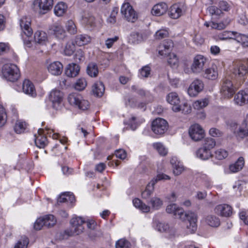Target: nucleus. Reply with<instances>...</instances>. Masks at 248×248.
Listing matches in <instances>:
<instances>
[{
  "instance_id": "1",
  "label": "nucleus",
  "mask_w": 248,
  "mask_h": 248,
  "mask_svg": "<svg viewBox=\"0 0 248 248\" xmlns=\"http://www.w3.org/2000/svg\"><path fill=\"white\" fill-rule=\"evenodd\" d=\"M70 223L72 229H67L63 232L62 234L63 239H66L75 234L78 235L81 233L84 230L82 225L85 223V221L81 217H73L71 219Z\"/></svg>"
},
{
  "instance_id": "2",
  "label": "nucleus",
  "mask_w": 248,
  "mask_h": 248,
  "mask_svg": "<svg viewBox=\"0 0 248 248\" xmlns=\"http://www.w3.org/2000/svg\"><path fill=\"white\" fill-rule=\"evenodd\" d=\"M3 77L8 81L15 82L20 77L19 70L17 66L14 64H6L2 68Z\"/></svg>"
},
{
  "instance_id": "3",
  "label": "nucleus",
  "mask_w": 248,
  "mask_h": 248,
  "mask_svg": "<svg viewBox=\"0 0 248 248\" xmlns=\"http://www.w3.org/2000/svg\"><path fill=\"white\" fill-rule=\"evenodd\" d=\"M67 100L71 105L82 110H87L89 107V102L78 93L70 94Z\"/></svg>"
},
{
  "instance_id": "4",
  "label": "nucleus",
  "mask_w": 248,
  "mask_h": 248,
  "mask_svg": "<svg viewBox=\"0 0 248 248\" xmlns=\"http://www.w3.org/2000/svg\"><path fill=\"white\" fill-rule=\"evenodd\" d=\"M179 218L183 221H188L189 225H187V228L190 233H194L196 231L197 226V216L195 213L190 211L185 212L183 210V212L181 214Z\"/></svg>"
},
{
  "instance_id": "5",
  "label": "nucleus",
  "mask_w": 248,
  "mask_h": 248,
  "mask_svg": "<svg viewBox=\"0 0 248 248\" xmlns=\"http://www.w3.org/2000/svg\"><path fill=\"white\" fill-rule=\"evenodd\" d=\"M170 179L169 176L164 173L158 174L155 178H154L147 185L145 190L141 193L143 199H147L152 194L154 190L155 185L158 181L162 180Z\"/></svg>"
},
{
  "instance_id": "6",
  "label": "nucleus",
  "mask_w": 248,
  "mask_h": 248,
  "mask_svg": "<svg viewBox=\"0 0 248 248\" xmlns=\"http://www.w3.org/2000/svg\"><path fill=\"white\" fill-rule=\"evenodd\" d=\"M247 74V62L245 61H238L234 62V67L232 69V78H241Z\"/></svg>"
},
{
  "instance_id": "7",
  "label": "nucleus",
  "mask_w": 248,
  "mask_h": 248,
  "mask_svg": "<svg viewBox=\"0 0 248 248\" xmlns=\"http://www.w3.org/2000/svg\"><path fill=\"white\" fill-rule=\"evenodd\" d=\"M237 88L232 84V82L228 78L225 79L220 89V94L224 98H230L235 93Z\"/></svg>"
},
{
  "instance_id": "8",
  "label": "nucleus",
  "mask_w": 248,
  "mask_h": 248,
  "mask_svg": "<svg viewBox=\"0 0 248 248\" xmlns=\"http://www.w3.org/2000/svg\"><path fill=\"white\" fill-rule=\"evenodd\" d=\"M167 122L162 118H156L152 124V130L155 134H163L168 129Z\"/></svg>"
},
{
  "instance_id": "9",
  "label": "nucleus",
  "mask_w": 248,
  "mask_h": 248,
  "mask_svg": "<svg viewBox=\"0 0 248 248\" xmlns=\"http://www.w3.org/2000/svg\"><path fill=\"white\" fill-rule=\"evenodd\" d=\"M121 12L129 22H134L138 18L137 14L129 3H124L123 4Z\"/></svg>"
},
{
  "instance_id": "10",
  "label": "nucleus",
  "mask_w": 248,
  "mask_h": 248,
  "mask_svg": "<svg viewBox=\"0 0 248 248\" xmlns=\"http://www.w3.org/2000/svg\"><path fill=\"white\" fill-rule=\"evenodd\" d=\"M188 133L191 139L196 141L201 140L205 136L204 130L197 124H194L190 127Z\"/></svg>"
},
{
  "instance_id": "11",
  "label": "nucleus",
  "mask_w": 248,
  "mask_h": 248,
  "mask_svg": "<svg viewBox=\"0 0 248 248\" xmlns=\"http://www.w3.org/2000/svg\"><path fill=\"white\" fill-rule=\"evenodd\" d=\"M232 130L237 139H243L248 135V127L241 124L239 126L235 123L231 124Z\"/></svg>"
},
{
  "instance_id": "12",
  "label": "nucleus",
  "mask_w": 248,
  "mask_h": 248,
  "mask_svg": "<svg viewBox=\"0 0 248 248\" xmlns=\"http://www.w3.org/2000/svg\"><path fill=\"white\" fill-rule=\"evenodd\" d=\"M49 99L52 102L53 108L57 109L62 101L63 93L59 90H53L49 93Z\"/></svg>"
},
{
  "instance_id": "13",
  "label": "nucleus",
  "mask_w": 248,
  "mask_h": 248,
  "mask_svg": "<svg viewBox=\"0 0 248 248\" xmlns=\"http://www.w3.org/2000/svg\"><path fill=\"white\" fill-rule=\"evenodd\" d=\"M206 62V59L202 55H196L191 66L192 72L196 73L201 72L203 70Z\"/></svg>"
},
{
  "instance_id": "14",
  "label": "nucleus",
  "mask_w": 248,
  "mask_h": 248,
  "mask_svg": "<svg viewBox=\"0 0 248 248\" xmlns=\"http://www.w3.org/2000/svg\"><path fill=\"white\" fill-rule=\"evenodd\" d=\"M31 20L30 17L23 16L19 20L20 28L27 36H31L33 31L31 27Z\"/></svg>"
},
{
  "instance_id": "15",
  "label": "nucleus",
  "mask_w": 248,
  "mask_h": 248,
  "mask_svg": "<svg viewBox=\"0 0 248 248\" xmlns=\"http://www.w3.org/2000/svg\"><path fill=\"white\" fill-rule=\"evenodd\" d=\"M203 88L202 82L199 79H195L189 86L187 93L190 96H195Z\"/></svg>"
},
{
  "instance_id": "16",
  "label": "nucleus",
  "mask_w": 248,
  "mask_h": 248,
  "mask_svg": "<svg viewBox=\"0 0 248 248\" xmlns=\"http://www.w3.org/2000/svg\"><path fill=\"white\" fill-rule=\"evenodd\" d=\"M207 10L212 16L211 20L210 21H206L204 23V25L207 28L210 27L211 29L216 30L217 29V22L216 21L217 8L215 6H211L207 8Z\"/></svg>"
},
{
  "instance_id": "17",
  "label": "nucleus",
  "mask_w": 248,
  "mask_h": 248,
  "mask_svg": "<svg viewBox=\"0 0 248 248\" xmlns=\"http://www.w3.org/2000/svg\"><path fill=\"white\" fill-rule=\"evenodd\" d=\"M173 46V43L171 40H165L158 47V54L160 56L165 57Z\"/></svg>"
},
{
  "instance_id": "18",
  "label": "nucleus",
  "mask_w": 248,
  "mask_h": 248,
  "mask_svg": "<svg viewBox=\"0 0 248 248\" xmlns=\"http://www.w3.org/2000/svg\"><path fill=\"white\" fill-rule=\"evenodd\" d=\"M51 33L58 39L63 40L66 37V32L62 26L59 23L52 25L50 29Z\"/></svg>"
},
{
  "instance_id": "19",
  "label": "nucleus",
  "mask_w": 248,
  "mask_h": 248,
  "mask_svg": "<svg viewBox=\"0 0 248 248\" xmlns=\"http://www.w3.org/2000/svg\"><path fill=\"white\" fill-rule=\"evenodd\" d=\"M167 101L172 105V109L173 111L176 112L179 111L178 105L180 103V100L177 93L172 92L169 93L167 96Z\"/></svg>"
},
{
  "instance_id": "20",
  "label": "nucleus",
  "mask_w": 248,
  "mask_h": 248,
  "mask_svg": "<svg viewBox=\"0 0 248 248\" xmlns=\"http://www.w3.org/2000/svg\"><path fill=\"white\" fill-rule=\"evenodd\" d=\"M34 5L39 7L41 12L45 14L46 11L50 10L53 5V0H36Z\"/></svg>"
},
{
  "instance_id": "21",
  "label": "nucleus",
  "mask_w": 248,
  "mask_h": 248,
  "mask_svg": "<svg viewBox=\"0 0 248 248\" xmlns=\"http://www.w3.org/2000/svg\"><path fill=\"white\" fill-rule=\"evenodd\" d=\"M23 92L31 97L36 96V92L33 83L28 79H25L22 85Z\"/></svg>"
},
{
  "instance_id": "22",
  "label": "nucleus",
  "mask_w": 248,
  "mask_h": 248,
  "mask_svg": "<svg viewBox=\"0 0 248 248\" xmlns=\"http://www.w3.org/2000/svg\"><path fill=\"white\" fill-rule=\"evenodd\" d=\"M233 101L238 106H244L248 103V94L244 91H240L235 95Z\"/></svg>"
},
{
  "instance_id": "23",
  "label": "nucleus",
  "mask_w": 248,
  "mask_h": 248,
  "mask_svg": "<svg viewBox=\"0 0 248 248\" xmlns=\"http://www.w3.org/2000/svg\"><path fill=\"white\" fill-rule=\"evenodd\" d=\"M44 129L39 128L38 130V136L34 135L35 143L40 148H44L47 144L46 137L43 135Z\"/></svg>"
},
{
  "instance_id": "24",
  "label": "nucleus",
  "mask_w": 248,
  "mask_h": 248,
  "mask_svg": "<svg viewBox=\"0 0 248 248\" xmlns=\"http://www.w3.org/2000/svg\"><path fill=\"white\" fill-rule=\"evenodd\" d=\"M62 64L58 61L51 62L47 66L48 72L54 76L61 75L62 73Z\"/></svg>"
},
{
  "instance_id": "25",
  "label": "nucleus",
  "mask_w": 248,
  "mask_h": 248,
  "mask_svg": "<svg viewBox=\"0 0 248 248\" xmlns=\"http://www.w3.org/2000/svg\"><path fill=\"white\" fill-rule=\"evenodd\" d=\"M184 13V10L182 6L179 4H174L172 5L169 11L170 16L173 19H177L180 17Z\"/></svg>"
},
{
  "instance_id": "26",
  "label": "nucleus",
  "mask_w": 248,
  "mask_h": 248,
  "mask_svg": "<svg viewBox=\"0 0 248 248\" xmlns=\"http://www.w3.org/2000/svg\"><path fill=\"white\" fill-rule=\"evenodd\" d=\"M80 68L77 64L72 63L69 64L65 68V74L70 78H74L78 75Z\"/></svg>"
},
{
  "instance_id": "27",
  "label": "nucleus",
  "mask_w": 248,
  "mask_h": 248,
  "mask_svg": "<svg viewBox=\"0 0 248 248\" xmlns=\"http://www.w3.org/2000/svg\"><path fill=\"white\" fill-rule=\"evenodd\" d=\"M168 6L166 3L161 2L155 5L152 8V13L155 16H160L165 14L168 10Z\"/></svg>"
},
{
  "instance_id": "28",
  "label": "nucleus",
  "mask_w": 248,
  "mask_h": 248,
  "mask_svg": "<svg viewBox=\"0 0 248 248\" xmlns=\"http://www.w3.org/2000/svg\"><path fill=\"white\" fill-rule=\"evenodd\" d=\"M170 162L173 168V173L176 175L180 174L184 170L182 163L178 161L176 157H172Z\"/></svg>"
},
{
  "instance_id": "29",
  "label": "nucleus",
  "mask_w": 248,
  "mask_h": 248,
  "mask_svg": "<svg viewBox=\"0 0 248 248\" xmlns=\"http://www.w3.org/2000/svg\"><path fill=\"white\" fill-rule=\"evenodd\" d=\"M132 91L136 93L142 97L151 101L153 99L152 96L149 91H145L137 85H133L131 87Z\"/></svg>"
},
{
  "instance_id": "30",
  "label": "nucleus",
  "mask_w": 248,
  "mask_h": 248,
  "mask_svg": "<svg viewBox=\"0 0 248 248\" xmlns=\"http://www.w3.org/2000/svg\"><path fill=\"white\" fill-rule=\"evenodd\" d=\"M156 227L158 231L167 232L170 235H174L176 232L174 228H170L168 224L164 222H158L156 224Z\"/></svg>"
},
{
  "instance_id": "31",
  "label": "nucleus",
  "mask_w": 248,
  "mask_h": 248,
  "mask_svg": "<svg viewBox=\"0 0 248 248\" xmlns=\"http://www.w3.org/2000/svg\"><path fill=\"white\" fill-rule=\"evenodd\" d=\"M91 41V38L87 34H80L75 37L74 43L78 46H83Z\"/></svg>"
},
{
  "instance_id": "32",
  "label": "nucleus",
  "mask_w": 248,
  "mask_h": 248,
  "mask_svg": "<svg viewBox=\"0 0 248 248\" xmlns=\"http://www.w3.org/2000/svg\"><path fill=\"white\" fill-rule=\"evenodd\" d=\"M34 39L35 43L43 45L47 41V35L45 31H37L34 33Z\"/></svg>"
},
{
  "instance_id": "33",
  "label": "nucleus",
  "mask_w": 248,
  "mask_h": 248,
  "mask_svg": "<svg viewBox=\"0 0 248 248\" xmlns=\"http://www.w3.org/2000/svg\"><path fill=\"white\" fill-rule=\"evenodd\" d=\"M218 211L220 212L221 216L225 217H229L232 213V207L226 204L218 205Z\"/></svg>"
},
{
  "instance_id": "34",
  "label": "nucleus",
  "mask_w": 248,
  "mask_h": 248,
  "mask_svg": "<svg viewBox=\"0 0 248 248\" xmlns=\"http://www.w3.org/2000/svg\"><path fill=\"white\" fill-rule=\"evenodd\" d=\"M244 159L243 157H240L237 160L229 167L230 170L232 172H236L242 169L244 165Z\"/></svg>"
},
{
  "instance_id": "35",
  "label": "nucleus",
  "mask_w": 248,
  "mask_h": 248,
  "mask_svg": "<svg viewBox=\"0 0 248 248\" xmlns=\"http://www.w3.org/2000/svg\"><path fill=\"white\" fill-rule=\"evenodd\" d=\"M105 91V87L101 82L95 83L92 87L93 93L97 96H102Z\"/></svg>"
},
{
  "instance_id": "36",
  "label": "nucleus",
  "mask_w": 248,
  "mask_h": 248,
  "mask_svg": "<svg viewBox=\"0 0 248 248\" xmlns=\"http://www.w3.org/2000/svg\"><path fill=\"white\" fill-rule=\"evenodd\" d=\"M166 211L169 214H172L175 216L180 217L181 214L183 212V209L179 208L176 204H170L167 206Z\"/></svg>"
},
{
  "instance_id": "37",
  "label": "nucleus",
  "mask_w": 248,
  "mask_h": 248,
  "mask_svg": "<svg viewBox=\"0 0 248 248\" xmlns=\"http://www.w3.org/2000/svg\"><path fill=\"white\" fill-rule=\"evenodd\" d=\"M236 31H223L218 34V38L220 40H226L227 39H234L237 41L238 35H240Z\"/></svg>"
},
{
  "instance_id": "38",
  "label": "nucleus",
  "mask_w": 248,
  "mask_h": 248,
  "mask_svg": "<svg viewBox=\"0 0 248 248\" xmlns=\"http://www.w3.org/2000/svg\"><path fill=\"white\" fill-rule=\"evenodd\" d=\"M196 154L197 157L202 160L208 159L212 156L210 150L204 147L199 148Z\"/></svg>"
},
{
  "instance_id": "39",
  "label": "nucleus",
  "mask_w": 248,
  "mask_h": 248,
  "mask_svg": "<svg viewBox=\"0 0 248 248\" xmlns=\"http://www.w3.org/2000/svg\"><path fill=\"white\" fill-rule=\"evenodd\" d=\"M75 201L74 195L70 192H65L60 195L57 200V202L63 203L69 202H73Z\"/></svg>"
},
{
  "instance_id": "40",
  "label": "nucleus",
  "mask_w": 248,
  "mask_h": 248,
  "mask_svg": "<svg viewBox=\"0 0 248 248\" xmlns=\"http://www.w3.org/2000/svg\"><path fill=\"white\" fill-rule=\"evenodd\" d=\"M204 76L209 79H216L217 78V66L213 65L212 67L207 69L205 71Z\"/></svg>"
},
{
  "instance_id": "41",
  "label": "nucleus",
  "mask_w": 248,
  "mask_h": 248,
  "mask_svg": "<svg viewBox=\"0 0 248 248\" xmlns=\"http://www.w3.org/2000/svg\"><path fill=\"white\" fill-rule=\"evenodd\" d=\"M148 203L151 205V208L154 210L159 209L163 205V201L159 198L155 197L152 198Z\"/></svg>"
},
{
  "instance_id": "42",
  "label": "nucleus",
  "mask_w": 248,
  "mask_h": 248,
  "mask_svg": "<svg viewBox=\"0 0 248 248\" xmlns=\"http://www.w3.org/2000/svg\"><path fill=\"white\" fill-rule=\"evenodd\" d=\"M67 8V7L64 3L60 2L55 6L54 13L57 16H61L65 13Z\"/></svg>"
},
{
  "instance_id": "43",
  "label": "nucleus",
  "mask_w": 248,
  "mask_h": 248,
  "mask_svg": "<svg viewBox=\"0 0 248 248\" xmlns=\"http://www.w3.org/2000/svg\"><path fill=\"white\" fill-rule=\"evenodd\" d=\"M87 73L91 77H96L98 74L97 65L95 63H90L87 68Z\"/></svg>"
},
{
  "instance_id": "44",
  "label": "nucleus",
  "mask_w": 248,
  "mask_h": 248,
  "mask_svg": "<svg viewBox=\"0 0 248 248\" xmlns=\"http://www.w3.org/2000/svg\"><path fill=\"white\" fill-rule=\"evenodd\" d=\"M44 226L50 228L53 226L56 223V220L54 216L52 215H48L43 217Z\"/></svg>"
},
{
  "instance_id": "45",
  "label": "nucleus",
  "mask_w": 248,
  "mask_h": 248,
  "mask_svg": "<svg viewBox=\"0 0 248 248\" xmlns=\"http://www.w3.org/2000/svg\"><path fill=\"white\" fill-rule=\"evenodd\" d=\"M153 147L162 156L166 155L168 153L167 149L164 147L162 143L160 142L153 143Z\"/></svg>"
},
{
  "instance_id": "46",
  "label": "nucleus",
  "mask_w": 248,
  "mask_h": 248,
  "mask_svg": "<svg viewBox=\"0 0 248 248\" xmlns=\"http://www.w3.org/2000/svg\"><path fill=\"white\" fill-rule=\"evenodd\" d=\"M142 35L139 32H133L131 34L129 41L132 44H138L142 41Z\"/></svg>"
},
{
  "instance_id": "47",
  "label": "nucleus",
  "mask_w": 248,
  "mask_h": 248,
  "mask_svg": "<svg viewBox=\"0 0 248 248\" xmlns=\"http://www.w3.org/2000/svg\"><path fill=\"white\" fill-rule=\"evenodd\" d=\"M208 104V100L204 98L196 101L193 106L195 109L199 110L205 107Z\"/></svg>"
},
{
  "instance_id": "48",
  "label": "nucleus",
  "mask_w": 248,
  "mask_h": 248,
  "mask_svg": "<svg viewBox=\"0 0 248 248\" xmlns=\"http://www.w3.org/2000/svg\"><path fill=\"white\" fill-rule=\"evenodd\" d=\"M203 147L210 150L216 144V139L211 137H207L204 139Z\"/></svg>"
},
{
  "instance_id": "49",
  "label": "nucleus",
  "mask_w": 248,
  "mask_h": 248,
  "mask_svg": "<svg viewBox=\"0 0 248 248\" xmlns=\"http://www.w3.org/2000/svg\"><path fill=\"white\" fill-rule=\"evenodd\" d=\"M168 62L170 66L177 67L178 65L179 61L176 55L174 53H170Z\"/></svg>"
},
{
  "instance_id": "50",
  "label": "nucleus",
  "mask_w": 248,
  "mask_h": 248,
  "mask_svg": "<svg viewBox=\"0 0 248 248\" xmlns=\"http://www.w3.org/2000/svg\"><path fill=\"white\" fill-rule=\"evenodd\" d=\"M26 127V124L25 122L17 121L15 124L14 129L16 133L20 134L24 131Z\"/></svg>"
},
{
  "instance_id": "51",
  "label": "nucleus",
  "mask_w": 248,
  "mask_h": 248,
  "mask_svg": "<svg viewBox=\"0 0 248 248\" xmlns=\"http://www.w3.org/2000/svg\"><path fill=\"white\" fill-rule=\"evenodd\" d=\"M65 27L68 32L71 34H74L77 32L76 26L72 20L67 21L66 23Z\"/></svg>"
},
{
  "instance_id": "52",
  "label": "nucleus",
  "mask_w": 248,
  "mask_h": 248,
  "mask_svg": "<svg viewBox=\"0 0 248 248\" xmlns=\"http://www.w3.org/2000/svg\"><path fill=\"white\" fill-rule=\"evenodd\" d=\"M87 86V82L84 78H79L75 84V88L78 91L83 90Z\"/></svg>"
},
{
  "instance_id": "53",
  "label": "nucleus",
  "mask_w": 248,
  "mask_h": 248,
  "mask_svg": "<svg viewBox=\"0 0 248 248\" xmlns=\"http://www.w3.org/2000/svg\"><path fill=\"white\" fill-rule=\"evenodd\" d=\"M116 248H130V243L125 239H121L116 243Z\"/></svg>"
},
{
  "instance_id": "54",
  "label": "nucleus",
  "mask_w": 248,
  "mask_h": 248,
  "mask_svg": "<svg viewBox=\"0 0 248 248\" xmlns=\"http://www.w3.org/2000/svg\"><path fill=\"white\" fill-rule=\"evenodd\" d=\"M7 115L4 108L0 106V127L3 126L6 122Z\"/></svg>"
},
{
  "instance_id": "55",
  "label": "nucleus",
  "mask_w": 248,
  "mask_h": 248,
  "mask_svg": "<svg viewBox=\"0 0 248 248\" xmlns=\"http://www.w3.org/2000/svg\"><path fill=\"white\" fill-rule=\"evenodd\" d=\"M102 232L100 230H97L96 229L90 231L88 232L89 236L92 239H95L102 236Z\"/></svg>"
},
{
  "instance_id": "56",
  "label": "nucleus",
  "mask_w": 248,
  "mask_h": 248,
  "mask_svg": "<svg viewBox=\"0 0 248 248\" xmlns=\"http://www.w3.org/2000/svg\"><path fill=\"white\" fill-rule=\"evenodd\" d=\"M179 111H181L184 114H188L191 112V107L186 102L183 103L182 105H178Z\"/></svg>"
},
{
  "instance_id": "57",
  "label": "nucleus",
  "mask_w": 248,
  "mask_h": 248,
  "mask_svg": "<svg viewBox=\"0 0 248 248\" xmlns=\"http://www.w3.org/2000/svg\"><path fill=\"white\" fill-rule=\"evenodd\" d=\"M75 50V44L73 42L71 43H68L65 46L64 49V53L66 55H71Z\"/></svg>"
},
{
  "instance_id": "58",
  "label": "nucleus",
  "mask_w": 248,
  "mask_h": 248,
  "mask_svg": "<svg viewBox=\"0 0 248 248\" xmlns=\"http://www.w3.org/2000/svg\"><path fill=\"white\" fill-rule=\"evenodd\" d=\"M139 73L140 78H147L150 74V68L148 66H144L139 70Z\"/></svg>"
},
{
  "instance_id": "59",
  "label": "nucleus",
  "mask_w": 248,
  "mask_h": 248,
  "mask_svg": "<svg viewBox=\"0 0 248 248\" xmlns=\"http://www.w3.org/2000/svg\"><path fill=\"white\" fill-rule=\"evenodd\" d=\"M83 21L85 23L90 25L91 27L94 26L95 25V18L94 16L88 15L85 16L83 18Z\"/></svg>"
},
{
  "instance_id": "60",
  "label": "nucleus",
  "mask_w": 248,
  "mask_h": 248,
  "mask_svg": "<svg viewBox=\"0 0 248 248\" xmlns=\"http://www.w3.org/2000/svg\"><path fill=\"white\" fill-rule=\"evenodd\" d=\"M29 241L27 238L19 240L15 245L14 248H27Z\"/></svg>"
},
{
  "instance_id": "61",
  "label": "nucleus",
  "mask_w": 248,
  "mask_h": 248,
  "mask_svg": "<svg viewBox=\"0 0 248 248\" xmlns=\"http://www.w3.org/2000/svg\"><path fill=\"white\" fill-rule=\"evenodd\" d=\"M169 33L167 30H160L157 31L155 34V38L156 39H162L168 36Z\"/></svg>"
},
{
  "instance_id": "62",
  "label": "nucleus",
  "mask_w": 248,
  "mask_h": 248,
  "mask_svg": "<svg viewBox=\"0 0 248 248\" xmlns=\"http://www.w3.org/2000/svg\"><path fill=\"white\" fill-rule=\"evenodd\" d=\"M136 117H132L127 122H124V124H128L130 128L132 130H135L138 126V124L136 122Z\"/></svg>"
},
{
  "instance_id": "63",
  "label": "nucleus",
  "mask_w": 248,
  "mask_h": 248,
  "mask_svg": "<svg viewBox=\"0 0 248 248\" xmlns=\"http://www.w3.org/2000/svg\"><path fill=\"white\" fill-rule=\"evenodd\" d=\"M206 222L207 224L211 227H216L217 226V218L215 216L212 215L207 216Z\"/></svg>"
},
{
  "instance_id": "64",
  "label": "nucleus",
  "mask_w": 248,
  "mask_h": 248,
  "mask_svg": "<svg viewBox=\"0 0 248 248\" xmlns=\"http://www.w3.org/2000/svg\"><path fill=\"white\" fill-rule=\"evenodd\" d=\"M237 42L248 46V36L241 33L240 35H238Z\"/></svg>"
}]
</instances>
